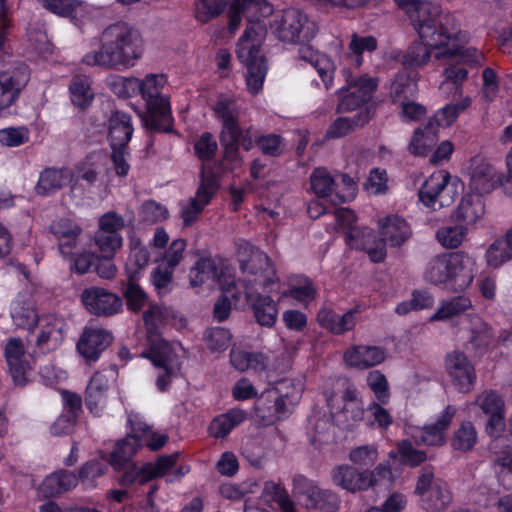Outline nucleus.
<instances>
[{
  "label": "nucleus",
  "mask_w": 512,
  "mask_h": 512,
  "mask_svg": "<svg viewBox=\"0 0 512 512\" xmlns=\"http://www.w3.org/2000/svg\"><path fill=\"white\" fill-rule=\"evenodd\" d=\"M238 259L245 275L243 293L257 323L265 327L274 326L279 308L273 295L280 293V282L270 259L265 253L248 244L240 247Z\"/></svg>",
  "instance_id": "1"
},
{
  "label": "nucleus",
  "mask_w": 512,
  "mask_h": 512,
  "mask_svg": "<svg viewBox=\"0 0 512 512\" xmlns=\"http://www.w3.org/2000/svg\"><path fill=\"white\" fill-rule=\"evenodd\" d=\"M99 50L83 57L87 65L123 70L135 66L144 52V41L140 32L126 23L107 27L101 35Z\"/></svg>",
  "instance_id": "2"
},
{
  "label": "nucleus",
  "mask_w": 512,
  "mask_h": 512,
  "mask_svg": "<svg viewBox=\"0 0 512 512\" xmlns=\"http://www.w3.org/2000/svg\"><path fill=\"white\" fill-rule=\"evenodd\" d=\"M411 19L419 38L436 48H443L450 37L461 41L464 34L454 31V15L441 13L439 7L424 0H393Z\"/></svg>",
  "instance_id": "3"
},
{
  "label": "nucleus",
  "mask_w": 512,
  "mask_h": 512,
  "mask_svg": "<svg viewBox=\"0 0 512 512\" xmlns=\"http://www.w3.org/2000/svg\"><path fill=\"white\" fill-rule=\"evenodd\" d=\"M477 272L476 258L464 251L442 252L431 257L422 272L423 279L434 286L465 290Z\"/></svg>",
  "instance_id": "4"
},
{
  "label": "nucleus",
  "mask_w": 512,
  "mask_h": 512,
  "mask_svg": "<svg viewBox=\"0 0 512 512\" xmlns=\"http://www.w3.org/2000/svg\"><path fill=\"white\" fill-rule=\"evenodd\" d=\"M216 116L222 121L221 144L224 147V168L234 171L241 167L243 158L239 153V145L249 151L255 143L256 131L249 127L242 131L238 123V109L235 102L220 97L214 106Z\"/></svg>",
  "instance_id": "5"
},
{
  "label": "nucleus",
  "mask_w": 512,
  "mask_h": 512,
  "mask_svg": "<svg viewBox=\"0 0 512 512\" xmlns=\"http://www.w3.org/2000/svg\"><path fill=\"white\" fill-rule=\"evenodd\" d=\"M453 26L456 36H458V32L464 34L461 41H455L453 40L454 37L451 36V39H449V42H447L443 48H436L420 38V42L411 44L405 52L402 60L404 67L413 69L422 68L430 61L432 51H435L434 57L437 60L460 57L467 63H481L484 59V53L476 47L467 46L470 41V35L467 31L461 29L459 21L455 16Z\"/></svg>",
  "instance_id": "6"
},
{
  "label": "nucleus",
  "mask_w": 512,
  "mask_h": 512,
  "mask_svg": "<svg viewBox=\"0 0 512 512\" xmlns=\"http://www.w3.org/2000/svg\"><path fill=\"white\" fill-rule=\"evenodd\" d=\"M230 0H198L194 6V17L200 23H208L225 10ZM266 16L271 13L270 4L265 0H233L228 11L229 31L234 33L240 26L241 16L246 15L249 24L259 25L257 12Z\"/></svg>",
  "instance_id": "7"
},
{
  "label": "nucleus",
  "mask_w": 512,
  "mask_h": 512,
  "mask_svg": "<svg viewBox=\"0 0 512 512\" xmlns=\"http://www.w3.org/2000/svg\"><path fill=\"white\" fill-rule=\"evenodd\" d=\"M264 38V29L251 22L237 43L236 54L239 61L247 67L246 83L252 94H257L262 89L267 73L265 59L260 52Z\"/></svg>",
  "instance_id": "8"
},
{
  "label": "nucleus",
  "mask_w": 512,
  "mask_h": 512,
  "mask_svg": "<svg viewBox=\"0 0 512 512\" xmlns=\"http://www.w3.org/2000/svg\"><path fill=\"white\" fill-rule=\"evenodd\" d=\"M138 94L147 103L145 125L151 130L168 132L171 130L170 101L162 94V89L167 84V77L163 73H150L143 79L138 78Z\"/></svg>",
  "instance_id": "9"
},
{
  "label": "nucleus",
  "mask_w": 512,
  "mask_h": 512,
  "mask_svg": "<svg viewBox=\"0 0 512 512\" xmlns=\"http://www.w3.org/2000/svg\"><path fill=\"white\" fill-rule=\"evenodd\" d=\"M148 345V350L142 353V356L163 370L164 374L157 376L156 385L160 391H165L171 379L180 372L182 360L187 352L180 343H169L156 334L149 335Z\"/></svg>",
  "instance_id": "10"
},
{
  "label": "nucleus",
  "mask_w": 512,
  "mask_h": 512,
  "mask_svg": "<svg viewBox=\"0 0 512 512\" xmlns=\"http://www.w3.org/2000/svg\"><path fill=\"white\" fill-rule=\"evenodd\" d=\"M272 8V6L270 5ZM258 24L265 29V24H261V18L267 17L257 12ZM272 20L269 22L272 33L282 42L296 43L311 39L316 32V25L299 9L288 8L272 14ZM269 16V14H268Z\"/></svg>",
  "instance_id": "11"
},
{
  "label": "nucleus",
  "mask_w": 512,
  "mask_h": 512,
  "mask_svg": "<svg viewBox=\"0 0 512 512\" xmlns=\"http://www.w3.org/2000/svg\"><path fill=\"white\" fill-rule=\"evenodd\" d=\"M303 385L300 381L283 380L274 388L265 391L256 401L255 408L259 416L268 417V422L280 418L301 399Z\"/></svg>",
  "instance_id": "12"
},
{
  "label": "nucleus",
  "mask_w": 512,
  "mask_h": 512,
  "mask_svg": "<svg viewBox=\"0 0 512 512\" xmlns=\"http://www.w3.org/2000/svg\"><path fill=\"white\" fill-rule=\"evenodd\" d=\"M461 181L447 170L433 172L423 182L419 190V199L430 210L436 211L450 206L459 194Z\"/></svg>",
  "instance_id": "13"
},
{
  "label": "nucleus",
  "mask_w": 512,
  "mask_h": 512,
  "mask_svg": "<svg viewBox=\"0 0 512 512\" xmlns=\"http://www.w3.org/2000/svg\"><path fill=\"white\" fill-rule=\"evenodd\" d=\"M189 279L190 285L194 288H213L217 284L222 293H231L233 298H239V292L233 291L236 289V280L232 269L222 262H216L208 257L200 258L191 268Z\"/></svg>",
  "instance_id": "14"
},
{
  "label": "nucleus",
  "mask_w": 512,
  "mask_h": 512,
  "mask_svg": "<svg viewBox=\"0 0 512 512\" xmlns=\"http://www.w3.org/2000/svg\"><path fill=\"white\" fill-rule=\"evenodd\" d=\"M345 85L338 90V111L349 112L356 110L368 102L378 86V79L368 74H358L349 68L342 70Z\"/></svg>",
  "instance_id": "15"
},
{
  "label": "nucleus",
  "mask_w": 512,
  "mask_h": 512,
  "mask_svg": "<svg viewBox=\"0 0 512 512\" xmlns=\"http://www.w3.org/2000/svg\"><path fill=\"white\" fill-rule=\"evenodd\" d=\"M327 405L337 425L352 427L365 420L366 411L360 392L353 385H347L341 394L325 392Z\"/></svg>",
  "instance_id": "16"
},
{
  "label": "nucleus",
  "mask_w": 512,
  "mask_h": 512,
  "mask_svg": "<svg viewBox=\"0 0 512 512\" xmlns=\"http://www.w3.org/2000/svg\"><path fill=\"white\" fill-rule=\"evenodd\" d=\"M485 432L492 438L489 449L495 454V465L501 480L508 486H512V446L506 444L502 438L505 431V413L487 415Z\"/></svg>",
  "instance_id": "17"
},
{
  "label": "nucleus",
  "mask_w": 512,
  "mask_h": 512,
  "mask_svg": "<svg viewBox=\"0 0 512 512\" xmlns=\"http://www.w3.org/2000/svg\"><path fill=\"white\" fill-rule=\"evenodd\" d=\"M66 330L67 323L64 318L54 314L42 315L28 333L33 353L47 354L58 349L64 340Z\"/></svg>",
  "instance_id": "18"
},
{
  "label": "nucleus",
  "mask_w": 512,
  "mask_h": 512,
  "mask_svg": "<svg viewBox=\"0 0 512 512\" xmlns=\"http://www.w3.org/2000/svg\"><path fill=\"white\" fill-rule=\"evenodd\" d=\"M218 187L216 175L211 172L208 164H204L195 196L180 203V217L185 227H189L197 221L201 212L215 195Z\"/></svg>",
  "instance_id": "19"
},
{
  "label": "nucleus",
  "mask_w": 512,
  "mask_h": 512,
  "mask_svg": "<svg viewBox=\"0 0 512 512\" xmlns=\"http://www.w3.org/2000/svg\"><path fill=\"white\" fill-rule=\"evenodd\" d=\"M27 352L25 343L21 338L11 337L4 345V356L8 370L17 386H25L33 372L34 356Z\"/></svg>",
  "instance_id": "20"
},
{
  "label": "nucleus",
  "mask_w": 512,
  "mask_h": 512,
  "mask_svg": "<svg viewBox=\"0 0 512 512\" xmlns=\"http://www.w3.org/2000/svg\"><path fill=\"white\" fill-rule=\"evenodd\" d=\"M456 411L454 406L448 405L439 413L433 423L423 427L407 424L405 425L404 432L407 436L411 437L416 444L440 446L445 443V432L449 428Z\"/></svg>",
  "instance_id": "21"
},
{
  "label": "nucleus",
  "mask_w": 512,
  "mask_h": 512,
  "mask_svg": "<svg viewBox=\"0 0 512 512\" xmlns=\"http://www.w3.org/2000/svg\"><path fill=\"white\" fill-rule=\"evenodd\" d=\"M502 176L486 159L476 156L471 160L468 168L467 191L483 197L497 188Z\"/></svg>",
  "instance_id": "22"
},
{
  "label": "nucleus",
  "mask_w": 512,
  "mask_h": 512,
  "mask_svg": "<svg viewBox=\"0 0 512 512\" xmlns=\"http://www.w3.org/2000/svg\"><path fill=\"white\" fill-rule=\"evenodd\" d=\"M293 489L303 496L302 503L306 509L335 512L340 508V501L336 494L314 486L303 475L293 478Z\"/></svg>",
  "instance_id": "23"
},
{
  "label": "nucleus",
  "mask_w": 512,
  "mask_h": 512,
  "mask_svg": "<svg viewBox=\"0 0 512 512\" xmlns=\"http://www.w3.org/2000/svg\"><path fill=\"white\" fill-rule=\"evenodd\" d=\"M81 302L85 309L97 316H111L121 311L122 299L115 293L102 287H89L81 293Z\"/></svg>",
  "instance_id": "24"
},
{
  "label": "nucleus",
  "mask_w": 512,
  "mask_h": 512,
  "mask_svg": "<svg viewBox=\"0 0 512 512\" xmlns=\"http://www.w3.org/2000/svg\"><path fill=\"white\" fill-rule=\"evenodd\" d=\"M112 341L110 331L99 326H86L76 343V350L87 363H93Z\"/></svg>",
  "instance_id": "25"
},
{
  "label": "nucleus",
  "mask_w": 512,
  "mask_h": 512,
  "mask_svg": "<svg viewBox=\"0 0 512 512\" xmlns=\"http://www.w3.org/2000/svg\"><path fill=\"white\" fill-rule=\"evenodd\" d=\"M445 369L453 386L461 393L470 392L476 381L474 366L468 357L458 351L449 353L445 359Z\"/></svg>",
  "instance_id": "26"
},
{
  "label": "nucleus",
  "mask_w": 512,
  "mask_h": 512,
  "mask_svg": "<svg viewBox=\"0 0 512 512\" xmlns=\"http://www.w3.org/2000/svg\"><path fill=\"white\" fill-rule=\"evenodd\" d=\"M115 376V371L110 370L97 371L91 377L85 393V402L89 411L94 416H101L108 399V390L110 382Z\"/></svg>",
  "instance_id": "27"
},
{
  "label": "nucleus",
  "mask_w": 512,
  "mask_h": 512,
  "mask_svg": "<svg viewBox=\"0 0 512 512\" xmlns=\"http://www.w3.org/2000/svg\"><path fill=\"white\" fill-rule=\"evenodd\" d=\"M445 60L448 61V63L442 71L443 80L439 85V89L447 96L463 95L462 86L468 79V67L482 66L485 62V58L479 64L467 63L460 57Z\"/></svg>",
  "instance_id": "28"
},
{
  "label": "nucleus",
  "mask_w": 512,
  "mask_h": 512,
  "mask_svg": "<svg viewBox=\"0 0 512 512\" xmlns=\"http://www.w3.org/2000/svg\"><path fill=\"white\" fill-rule=\"evenodd\" d=\"M346 242L353 249L364 250L373 262H381L386 257L385 243L376 239L370 228H351L346 234Z\"/></svg>",
  "instance_id": "29"
},
{
  "label": "nucleus",
  "mask_w": 512,
  "mask_h": 512,
  "mask_svg": "<svg viewBox=\"0 0 512 512\" xmlns=\"http://www.w3.org/2000/svg\"><path fill=\"white\" fill-rule=\"evenodd\" d=\"M178 458L177 454L160 457L155 463H147L141 468L133 465L131 469L126 471L121 478V484H131L138 481L140 484L148 480L161 477L175 465Z\"/></svg>",
  "instance_id": "30"
},
{
  "label": "nucleus",
  "mask_w": 512,
  "mask_h": 512,
  "mask_svg": "<svg viewBox=\"0 0 512 512\" xmlns=\"http://www.w3.org/2000/svg\"><path fill=\"white\" fill-rule=\"evenodd\" d=\"M485 215V203L483 197L466 192L452 217L455 222L463 225L468 230L474 227Z\"/></svg>",
  "instance_id": "31"
},
{
  "label": "nucleus",
  "mask_w": 512,
  "mask_h": 512,
  "mask_svg": "<svg viewBox=\"0 0 512 512\" xmlns=\"http://www.w3.org/2000/svg\"><path fill=\"white\" fill-rule=\"evenodd\" d=\"M332 480L341 488L356 492L372 486L373 473L370 470L359 471L349 465H340L332 470Z\"/></svg>",
  "instance_id": "32"
},
{
  "label": "nucleus",
  "mask_w": 512,
  "mask_h": 512,
  "mask_svg": "<svg viewBox=\"0 0 512 512\" xmlns=\"http://www.w3.org/2000/svg\"><path fill=\"white\" fill-rule=\"evenodd\" d=\"M385 349L378 346L357 345L346 350L343 359L346 365L357 369L377 366L386 359Z\"/></svg>",
  "instance_id": "33"
},
{
  "label": "nucleus",
  "mask_w": 512,
  "mask_h": 512,
  "mask_svg": "<svg viewBox=\"0 0 512 512\" xmlns=\"http://www.w3.org/2000/svg\"><path fill=\"white\" fill-rule=\"evenodd\" d=\"M51 232L58 241V248L63 257H72L79 247L81 228L68 218H61L51 224Z\"/></svg>",
  "instance_id": "34"
},
{
  "label": "nucleus",
  "mask_w": 512,
  "mask_h": 512,
  "mask_svg": "<svg viewBox=\"0 0 512 512\" xmlns=\"http://www.w3.org/2000/svg\"><path fill=\"white\" fill-rule=\"evenodd\" d=\"M74 179V172L70 168H46L38 178L35 192L40 196H50L67 185Z\"/></svg>",
  "instance_id": "35"
},
{
  "label": "nucleus",
  "mask_w": 512,
  "mask_h": 512,
  "mask_svg": "<svg viewBox=\"0 0 512 512\" xmlns=\"http://www.w3.org/2000/svg\"><path fill=\"white\" fill-rule=\"evenodd\" d=\"M128 424L131 429L130 434L116 444V447L109 459L110 465L115 470L124 469L135 455L137 449L141 447L138 440V437H141V435L138 434V430H136L134 426V419L132 418V415H129L128 417Z\"/></svg>",
  "instance_id": "36"
},
{
  "label": "nucleus",
  "mask_w": 512,
  "mask_h": 512,
  "mask_svg": "<svg viewBox=\"0 0 512 512\" xmlns=\"http://www.w3.org/2000/svg\"><path fill=\"white\" fill-rule=\"evenodd\" d=\"M383 242L390 246L397 247L404 244L411 236V229L404 218L391 214L380 219L378 222Z\"/></svg>",
  "instance_id": "37"
},
{
  "label": "nucleus",
  "mask_w": 512,
  "mask_h": 512,
  "mask_svg": "<svg viewBox=\"0 0 512 512\" xmlns=\"http://www.w3.org/2000/svg\"><path fill=\"white\" fill-rule=\"evenodd\" d=\"M132 134L133 126L130 115L121 111H114L108 120V139L111 148H126Z\"/></svg>",
  "instance_id": "38"
},
{
  "label": "nucleus",
  "mask_w": 512,
  "mask_h": 512,
  "mask_svg": "<svg viewBox=\"0 0 512 512\" xmlns=\"http://www.w3.org/2000/svg\"><path fill=\"white\" fill-rule=\"evenodd\" d=\"M230 363L234 369L240 372L253 370L264 371L269 364L268 357L261 352H250L239 348L230 351Z\"/></svg>",
  "instance_id": "39"
},
{
  "label": "nucleus",
  "mask_w": 512,
  "mask_h": 512,
  "mask_svg": "<svg viewBox=\"0 0 512 512\" xmlns=\"http://www.w3.org/2000/svg\"><path fill=\"white\" fill-rule=\"evenodd\" d=\"M357 311L352 309L339 315L332 310L322 309L317 316L320 325L334 334H342L351 330L356 324Z\"/></svg>",
  "instance_id": "40"
},
{
  "label": "nucleus",
  "mask_w": 512,
  "mask_h": 512,
  "mask_svg": "<svg viewBox=\"0 0 512 512\" xmlns=\"http://www.w3.org/2000/svg\"><path fill=\"white\" fill-rule=\"evenodd\" d=\"M130 251L125 264L128 279H139L149 262V254L145 246L136 239H130Z\"/></svg>",
  "instance_id": "41"
},
{
  "label": "nucleus",
  "mask_w": 512,
  "mask_h": 512,
  "mask_svg": "<svg viewBox=\"0 0 512 512\" xmlns=\"http://www.w3.org/2000/svg\"><path fill=\"white\" fill-rule=\"evenodd\" d=\"M248 417L245 410L234 408L227 413L213 419L210 424V433L216 438L226 437L236 426L243 423Z\"/></svg>",
  "instance_id": "42"
},
{
  "label": "nucleus",
  "mask_w": 512,
  "mask_h": 512,
  "mask_svg": "<svg viewBox=\"0 0 512 512\" xmlns=\"http://www.w3.org/2000/svg\"><path fill=\"white\" fill-rule=\"evenodd\" d=\"M39 316L32 303L20 298L11 305V318L18 328L26 329L28 333L38 323Z\"/></svg>",
  "instance_id": "43"
},
{
  "label": "nucleus",
  "mask_w": 512,
  "mask_h": 512,
  "mask_svg": "<svg viewBox=\"0 0 512 512\" xmlns=\"http://www.w3.org/2000/svg\"><path fill=\"white\" fill-rule=\"evenodd\" d=\"M471 307L472 302L469 297L464 295L455 296L441 302L430 320H447L467 311Z\"/></svg>",
  "instance_id": "44"
},
{
  "label": "nucleus",
  "mask_w": 512,
  "mask_h": 512,
  "mask_svg": "<svg viewBox=\"0 0 512 512\" xmlns=\"http://www.w3.org/2000/svg\"><path fill=\"white\" fill-rule=\"evenodd\" d=\"M472 99L468 95H459V98L439 109L435 114V121L438 126L449 127L471 106Z\"/></svg>",
  "instance_id": "45"
},
{
  "label": "nucleus",
  "mask_w": 512,
  "mask_h": 512,
  "mask_svg": "<svg viewBox=\"0 0 512 512\" xmlns=\"http://www.w3.org/2000/svg\"><path fill=\"white\" fill-rule=\"evenodd\" d=\"M470 343L475 348H485L495 343L492 328L479 316H469Z\"/></svg>",
  "instance_id": "46"
},
{
  "label": "nucleus",
  "mask_w": 512,
  "mask_h": 512,
  "mask_svg": "<svg viewBox=\"0 0 512 512\" xmlns=\"http://www.w3.org/2000/svg\"><path fill=\"white\" fill-rule=\"evenodd\" d=\"M310 184L317 196L327 198L333 203V196L336 195V182L325 168H316L312 172Z\"/></svg>",
  "instance_id": "47"
},
{
  "label": "nucleus",
  "mask_w": 512,
  "mask_h": 512,
  "mask_svg": "<svg viewBox=\"0 0 512 512\" xmlns=\"http://www.w3.org/2000/svg\"><path fill=\"white\" fill-rule=\"evenodd\" d=\"M484 258L488 267L498 269L512 259V248L503 236L488 246Z\"/></svg>",
  "instance_id": "48"
},
{
  "label": "nucleus",
  "mask_w": 512,
  "mask_h": 512,
  "mask_svg": "<svg viewBox=\"0 0 512 512\" xmlns=\"http://www.w3.org/2000/svg\"><path fill=\"white\" fill-rule=\"evenodd\" d=\"M261 497L267 503H276L282 512H294V505L288 492L278 483L265 482Z\"/></svg>",
  "instance_id": "49"
},
{
  "label": "nucleus",
  "mask_w": 512,
  "mask_h": 512,
  "mask_svg": "<svg viewBox=\"0 0 512 512\" xmlns=\"http://www.w3.org/2000/svg\"><path fill=\"white\" fill-rule=\"evenodd\" d=\"M371 118L370 110H365L351 118L339 117L327 129L326 137L329 139L340 138L350 133L354 126L363 125Z\"/></svg>",
  "instance_id": "50"
},
{
  "label": "nucleus",
  "mask_w": 512,
  "mask_h": 512,
  "mask_svg": "<svg viewBox=\"0 0 512 512\" xmlns=\"http://www.w3.org/2000/svg\"><path fill=\"white\" fill-rule=\"evenodd\" d=\"M69 91L72 103L79 108L89 106L94 98L90 79L85 76L74 77L69 86Z\"/></svg>",
  "instance_id": "51"
},
{
  "label": "nucleus",
  "mask_w": 512,
  "mask_h": 512,
  "mask_svg": "<svg viewBox=\"0 0 512 512\" xmlns=\"http://www.w3.org/2000/svg\"><path fill=\"white\" fill-rule=\"evenodd\" d=\"M377 48V40L373 36H361L353 34L349 43L348 60L355 67L362 64L364 52H372Z\"/></svg>",
  "instance_id": "52"
},
{
  "label": "nucleus",
  "mask_w": 512,
  "mask_h": 512,
  "mask_svg": "<svg viewBox=\"0 0 512 512\" xmlns=\"http://www.w3.org/2000/svg\"><path fill=\"white\" fill-rule=\"evenodd\" d=\"M416 92V74L400 72L391 84V97L395 102H405Z\"/></svg>",
  "instance_id": "53"
},
{
  "label": "nucleus",
  "mask_w": 512,
  "mask_h": 512,
  "mask_svg": "<svg viewBox=\"0 0 512 512\" xmlns=\"http://www.w3.org/2000/svg\"><path fill=\"white\" fill-rule=\"evenodd\" d=\"M468 231L466 227L459 223L455 226H443L437 230L436 239L442 247L455 249L464 243Z\"/></svg>",
  "instance_id": "54"
},
{
  "label": "nucleus",
  "mask_w": 512,
  "mask_h": 512,
  "mask_svg": "<svg viewBox=\"0 0 512 512\" xmlns=\"http://www.w3.org/2000/svg\"><path fill=\"white\" fill-rule=\"evenodd\" d=\"M134 419V426L136 430H138V434L141 437H138L139 443L142 445H146L151 450H158L162 448L167 442V435L162 433L154 432L142 419L139 415L131 414Z\"/></svg>",
  "instance_id": "55"
},
{
  "label": "nucleus",
  "mask_w": 512,
  "mask_h": 512,
  "mask_svg": "<svg viewBox=\"0 0 512 512\" xmlns=\"http://www.w3.org/2000/svg\"><path fill=\"white\" fill-rule=\"evenodd\" d=\"M437 140V135L431 126H426L423 130L417 129L410 141L409 150L417 156H424L433 147Z\"/></svg>",
  "instance_id": "56"
},
{
  "label": "nucleus",
  "mask_w": 512,
  "mask_h": 512,
  "mask_svg": "<svg viewBox=\"0 0 512 512\" xmlns=\"http://www.w3.org/2000/svg\"><path fill=\"white\" fill-rule=\"evenodd\" d=\"M473 405L485 415L505 413V403L501 395L494 390H485L477 395Z\"/></svg>",
  "instance_id": "57"
},
{
  "label": "nucleus",
  "mask_w": 512,
  "mask_h": 512,
  "mask_svg": "<svg viewBox=\"0 0 512 512\" xmlns=\"http://www.w3.org/2000/svg\"><path fill=\"white\" fill-rule=\"evenodd\" d=\"M366 385L375 397V402L387 404L390 400V387L386 376L378 370L368 372Z\"/></svg>",
  "instance_id": "58"
},
{
  "label": "nucleus",
  "mask_w": 512,
  "mask_h": 512,
  "mask_svg": "<svg viewBox=\"0 0 512 512\" xmlns=\"http://www.w3.org/2000/svg\"><path fill=\"white\" fill-rule=\"evenodd\" d=\"M20 89V82L15 80L10 73L0 72V111L14 103Z\"/></svg>",
  "instance_id": "59"
},
{
  "label": "nucleus",
  "mask_w": 512,
  "mask_h": 512,
  "mask_svg": "<svg viewBox=\"0 0 512 512\" xmlns=\"http://www.w3.org/2000/svg\"><path fill=\"white\" fill-rule=\"evenodd\" d=\"M107 84L111 91L120 98H131L138 94L139 83L137 77L110 76Z\"/></svg>",
  "instance_id": "60"
},
{
  "label": "nucleus",
  "mask_w": 512,
  "mask_h": 512,
  "mask_svg": "<svg viewBox=\"0 0 512 512\" xmlns=\"http://www.w3.org/2000/svg\"><path fill=\"white\" fill-rule=\"evenodd\" d=\"M477 442V431L471 422H463L455 431L452 439V447L459 451H468Z\"/></svg>",
  "instance_id": "61"
},
{
  "label": "nucleus",
  "mask_w": 512,
  "mask_h": 512,
  "mask_svg": "<svg viewBox=\"0 0 512 512\" xmlns=\"http://www.w3.org/2000/svg\"><path fill=\"white\" fill-rule=\"evenodd\" d=\"M43 6L50 12L61 16L74 18L78 12L84 9L81 0H42Z\"/></svg>",
  "instance_id": "62"
},
{
  "label": "nucleus",
  "mask_w": 512,
  "mask_h": 512,
  "mask_svg": "<svg viewBox=\"0 0 512 512\" xmlns=\"http://www.w3.org/2000/svg\"><path fill=\"white\" fill-rule=\"evenodd\" d=\"M110 461L102 457L100 460L88 461L80 470V480L86 488L94 487L95 479L102 476L107 470Z\"/></svg>",
  "instance_id": "63"
},
{
  "label": "nucleus",
  "mask_w": 512,
  "mask_h": 512,
  "mask_svg": "<svg viewBox=\"0 0 512 512\" xmlns=\"http://www.w3.org/2000/svg\"><path fill=\"white\" fill-rule=\"evenodd\" d=\"M379 402H371L366 410V423L371 427L387 429L393 422L389 411Z\"/></svg>",
  "instance_id": "64"
}]
</instances>
